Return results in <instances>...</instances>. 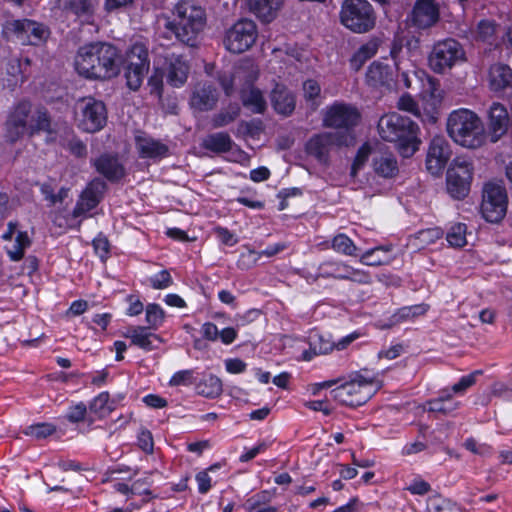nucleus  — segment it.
Here are the masks:
<instances>
[{
	"label": "nucleus",
	"instance_id": "obj_1",
	"mask_svg": "<svg viewBox=\"0 0 512 512\" xmlns=\"http://www.w3.org/2000/svg\"><path fill=\"white\" fill-rule=\"evenodd\" d=\"M121 56L111 44L96 42L81 47L75 59L80 75L93 79H110L120 72Z\"/></svg>",
	"mask_w": 512,
	"mask_h": 512
},
{
	"label": "nucleus",
	"instance_id": "obj_2",
	"mask_svg": "<svg viewBox=\"0 0 512 512\" xmlns=\"http://www.w3.org/2000/svg\"><path fill=\"white\" fill-rule=\"evenodd\" d=\"M6 138L11 143L18 141L24 135L30 136L40 131L51 133V119L46 110L32 111L28 101L18 103L10 112L5 124Z\"/></svg>",
	"mask_w": 512,
	"mask_h": 512
},
{
	"label": "nucleus",
	"instance_id": "obj_3",
	"mask_svg": "<svg viewBox=\"0 0 512 512\" xmlns=\"http://www.w3.org/2000/svg\"><path fill=\"white\" fill-rule=\"evenodd\" d=\"M380 137L397 144L403 157L412 156L418 149V126L409 117L393 112L383 115L377 125Z\"/></svg>",
	"mask_w": 512,
	"mask_h": 512
},
{
	"label": "nucleus",
	"instance_id": "obj_4",
	"mask_svg": "<svg viewBox=\"0 0 512 512\" xmlns=\"http://www.w3.org/2000/svg\"><path fill=\"white\" fill-rule=\"evenodd\" d=\"M380 388L381 382L376 375L362 369L351 372L330 393L340 404L355 407L365 404Z\"/></svg>",
	"mask_w": 512,
	"mask_h": 512
},
{
	"label": "nucleus",
	"instance_id": "obj_5",
	"mask_svg": "<svg viewBox=\"0 0 512 512\" xmlns=\"http://www.w3.org/2000/svg\"><path fill=\"white\" fill-rule=\"evenodd\" d=\"M172 14L173 20L168 22L167 28L178 40L193 46L206 23L204 8L193 0H181L174 6Z\"/></svg>",
	"mask_w": 512,
	"mask_h": 512
},
{
	"label": "nucleus",
	"instance_id": "obj_6",
	"mask_svg": "<svg viewBox=\"0 0 512 512\" xmlns=\"http://www.w3.org/2000/svg\"><path fill=\"white\" fill-rule=\"evenodd\" d=\"M447 132L457 144L473 149L482 146L486 138L482 121L468 109H458L450 113Z\"/></svg>",
	"mask_w": 512,
	"mask_h": 512
},
{
	"label": "nucleus",
	"instance_id": "obj_7",
	"mask_svg": "<svg viewBox=\"0 0 512 512\" xmlns=\"http://www.w3.org/2000/svg\"><path fill=\"white\" fill-rule=\"evenodd\" d=\"M361 115L358 109L348 103L336 101L327 106L322 112V125L333 129V134L346 136L347 145L355 142L354 129L360 121Z\"/></svg>",
	"mask_w": 512,
	"mask_h": 512
},
{
	"label": "nucleus",
	"instance_id": "obj_8",
	"mask_svg": "<svg viewBox=\"0 0 512 512\" xmlns=\"http://www.w3.org/2000/svg\"><path fill=\"white\" fill-rule=\"evenodd\" d=\"M340 21L354 33H366L376 24V15L367 0H344L340 10Z\"/></svg>",
	"mask_w": 512,
	"mask_h": 512
},
{
	"label": "nucleus",
	"instance_id": "obj_9",
	"mask_svg": "<svg viewBox=\"0 0 512 512\" xmlns=\"http://www.w3.org/2000/svg\"><path fill=\"white\" fill-rule=\"evenodd\" d=\"M78 127L88 133L100 131L107 122V110L101 100L86 97L76 104Z\"/></svg>",
	"mask_w": 512,
	"mask_h": 512
},
{
	"label": "nucleus",
	"instance_id": "obj_10",
	"mask_svg": "<svg viewBox=\"0 0 512 512\" xmlns=\"http://www.w3.org/2000/svg\"><path fill=\"white\" fill-rule=\"evenodd\" d=\"M464 61L465 51L454 39L436 43L428 58L430 68L436 73H444Z\"/></svg>",
	"mask_w": 512,
	"mask_h": 512
},
{
	"label": "nucleus",
	"instance_id": "obj_11",
	"mask_svg": "<svg viewBox=\"0 0 512 512\" xmlns=\"http://www.w3.org/2000/svg\"><path fill=\"white\" fill-rule=\"evenodd\" d=\"M257 36L255 22L249 19H240L225 31L223 45L229 52L240 54L253 46Z\"/></svg>",
	"mask_w": 512,
	"mask_h": 512
},
{
	"label": "nucleus",
	"instance_id": "obj_12",
	"mask_svg": "<svg viewBox=\"0 0 512 512\" xmlns=\"http://www.w3.org/2000/svg\"><path fill=\"white\" fill-rule=\"evenodd\" d=\"M508 197L506 190L497 184L488 183L483 188L481 213L491 223H498L506 215Z\"/></svg>",
	"mask_w": 512,
	"mask_h": 512
},
{
	"label": "nucleus",
	"instance_id": "obj_13",
	"mask_svg": "<svg viewBox=\"0 0 512 512\" xmlns=\"http://www.w3.org/2000/svg\"><path fill=\"white\" fill-rule=\"evenodd\" d=\"M472 164L464 157L453 160L447 171V190L455 199L464 198L470 190L472 180Z\"/></svg>",
	"mask_w": 512,
	"mask_h": 512
},
{
	"label": "nucleus",
	"instance_id": "obj_14",
	"mask_svg": "<svg viewBox=\"0 0 512 512\" xmlns=\"http://www.w3.org/2000/svg\"><path fill=\"white\" fill-rule=\"evenodd\" d=\"M259 75L257 65L251 60L241 61L231 74L219 76V83L227 96H231L235 88L254 87L253 83Z\"/></svg>",
	"mask_w": 512,
	"mask_h": 512
},
{
	"label": "nucleus",
	"instance_id": "obj_15",
	"mask_svg": "<svg viewBox=\"0 0 512 512\" xmlns=\"http://www.w3.org/2000/svg\"><path fill=\"white\" fill-rule=\"evenodd\" d=\"M4 29L22 44L37 45L48 36V30L43 24L29 19L7 21Z\"/></svg>",
	"mask_w": 512,
	"mask_h": 512
},
{
	"label": "nucleus",
	"instance_id": "obj_16",
	"mask_svg": "<svg viewBox=\"0 0 512 512\" xmlns=\"http://www.w3.org/2000/svg\"><path fill=\"white\" fill-rule=\"evenodd\" d=\"M347 135L340 136L332 132H322L313 135L306 144V151L320 163H327L332 146H348Z\"/></svg>",
	"mask_w": 512,
	"mask_h": 512
},
{
	"label": "nucleus",
	"instance_id": "obj_17",
	"mask_svg": "<svg viewBox=\"0 0 512 512\" xmlns=\"http://www.w3.org/2000/svg\"><path fill=\"white\" fill-rule=\"evenodd\" d=\"M451 157L449 143L442 137H434L429 145L426 168L432 175H440Z\"/></svg>",
	"mask_w": 512,
	"mask_h": 512
},
{
	"label": "nucleus",
	"instance_id": "obj_18",
	"mask_svg": "<svg viewBox=\"0 0 512 512\" xmlns=\"http://www.w3.org/2000/svg\"><path fill=\"white\" fill-rule=\"evenodd\" d=\"M106 184L104 181L95 179L88 184L81 193L79 200L72 212L74 218L84 216L94 209L102 199Z\"/></svg>",
	"mask_w": 512,
	"mask_h": 512
},
{
	"label": "nucleus",
	"instance_id": "obj_19",
	"mask_svg": "<svg viewBox=\"0 0 512 512\" xmlns=\"http://www.w3.org/2000/svg\"><path fill=\"white\" fill-rule=\"evenodd\" d=\"M218 97V91L212 83L199 82L192 90L189 103L194 110L206 112L216 107Z\"/></svg>",
	"mask_w": 512,
	"mask_h": 512
},
{
	"label": "nucleus",
	"instance_id": "obj_20",
	"mask_svg": "<svg viewBox=\"0 0 512 512\" xmlns=\"http://www.w3.org/2000/svg\"><path fill=\"white\" fill-rule=\"evenodd\" d=\"M439 20L438 7L434 0H416L411 14L412 25L427 29Z\"/></svg>",
	"mask_w": 512,
	"mask_h": 512
},
{
	"label": "nucleus",
	"instance_id": "obj_21",
	"mask_svg": "<svg viewBox=\"0 0 512 512\" xmlns=\"http://www.w3.org/2000/svg\"><path fill=\"white\" fill-rule=\"evenodd\" d=\"M189 65L181 55L171 54L166 57L165 77L173 87L182 86L188 78Z\"/></svg>",
	"mask_w": 512,
	"mask_h": 512
},
{
	"label": "nucleus",
	"instance_id": "obj_22",
	"mask_svg": "<svg viewBox=\"0 0 512 512\" xmlns=\"http://www.w3.org/2000/svg\"><path fill=\"white\" fill-rule=\"evenodd\" d=\"M490 89L512 97V69L505 64H494L489 70Z\"/></svg>",
	"mask_w": 512,
	"mask_h": 512
},
{
	"label": "nucleus",
	"instance_id": "obj_23",
	"mask_svg": "<svg viewBox=\"0 0 512 512\" xmlns=\"http://www.w3.org/2000/svg\"><path fill=\"white\" fill-rule=\"evenodd\" d=\"M366 82L369 86L374 88L385 87L390 89L394 83L393 72L388 65L374 61L368 67Z\"/></svg>",
	"mask_w": 512,
	"mask_h": 512
},
{
	"label": "nucleus",
	"instance_id": "obj_24",
	"mask_svg": "<svg viewBox=\"0 0 512 512\" xmlns=\"http://www.w3.org/2000/svg\"><path fill=\"white\" fill-rule=\"evenodd\" d=\"M135 146L141 158H162L168 153L165 144L143 133L136 135Z\"/></svg>",
	"mask_w": 512,
	"mask_h": 512
},
{
	"label": "nucleus",
	"instance_id": "obj_25",
	"mask_svg": "<svg viewBox=\"0 0 512 512\" xmlns=\"http://www.w3.org/2000/svg\"><path fill=\"white\" fill-rule=\"evenodd\" d=\"M284 0H247L249 10L262 22L270 23L283 7Z\"/></svg>",
	"mask_w": 512,
	"mask_h": 512
},
{
	"label": "nucleus",
	"instance_id": "obj_26",
	"mask_svg": "<svg viewBox=\"0 0 512 512\" xmlns=\"http://www.w3.org/2000/svg\"><path fill=\"white\" fill-rule=\"evenodd\" d=\"M96 171L107 178L109 181H117L124 176V167L119 162L117 156L111 154H102L93 161Z\"/></svg>",
	"mask_w": 512,
	"mask_h": 512
},
{
	"label": "nucleus",
	"instance_id": "obj_27",
	"mask_svg": "<svg viewBox=\"0 0 512 512\" xmlns=\"http://www.w3.org/2000/svg\"><path fill=\"white\" fill-rule=\"evenodd\" d=\"M271 102L275 111L284 116L290 115L295 109V98L283 85H276L272 90Z\"/></svg>",
	"mask_w": 512,
	"mask_h": 512
},
{
	"label": "nucleus",
	"instance_id": "obj_28",
	"mask_svg": "<svg viewBox=\"0 0 512 512\" xmlns=\"http://www.w3.org/2000/svg\"><path fill=\"white\" fill-rule=\"evenodd\" d=\"M150 328L144 326H136L130 328L125 334V337L130 338L133 345L141 349L151 351L157 346L155 342L160 343V337L149 331Z\"/></svg>",
	"mask_w": 512,
	"mask_h": 512
},
{
	"label": "nucleus",
	"instance_id": "obj_29",
	"mask_svg": "<svg viewBox=\"0 0 512 512\" xmlns=\"http://www.w3.org/2000/svg\"><path fill=\"white\" fill-rule=\"evenodd\" d=\"M309 349L305 350L302 354L304 361H310L314 356L326 355L333 351L335 342L329 337H325L319 333H312L309 335Z\"/></svg>",
	"mask_w": 512,
	"mask_h": 512
},
{
	"label": "nucleus",
	"instance_id": "obj_30",
	"mask_svg": "<svg viewBox=\"0 0 512 512\" xmlns=\"http://www.w3.org/2000/svg\"><path fill=\"white\" fill-rule=\"evenodd\" d=\"M240 98L244 107L253 113L262 114L266 110L267 103L262 92L256 87L241 88Z\"/></svg>",
	"mask_w": 512,
	"mask_h": 512
},
{
	"label": "nucleus",
	"instance_id": "obj_31",
	"mask_svg": "<svg viewBox=\"0 0 512 512\" xmlns=\"http://www.w3.org/2000/svg\"><path fill=\"white\" fill-rule=\"evenodd\" d=\"M375 173L383 178H392L398 173V163L391 153H381L373 158Z\"/></svg>",
	"mask_w": 512,
	"mask_h": 512
},
{
	"label": "nucleus",
	"instance_id": "obj_32",
	"mask_svg": "<svg viewBox=\"0 0 512 512\" xmlns=\"http://www.w3.org/2000/svg\"><path fill=\"white\" fill-rule=\"evenodd\" d=\"M509 123L508 112L504 105L493 103L489 109V125L493 133L497 136L502 135Z\"/></svg>",
	"mask_w": 512,
	"mask_h": 512
},
{
	"label": "nucleus",
	"instance_id": "obj_33",
	"mask_svg": "<svg viewBox=\"0 0 512 512\" xmlns=\"http://www.w3.org/2000/svg\"><path fill=\"white\" fill-rule=\"evenodd\" d=\"M233 140L230 135L225 132H218L206 136L202 146L214 153H225L232 149Z\"/></svg>",
	"mask_w": 512,
	"mask_h": 512
},
{
	"label": "nucleus",
	"instance_id": "obj_34",
	"mask_svg": "<svg viewBox=\"0 0 512 512\" xmlns=\"http://www.w3.org/2000/svg\"><path fill=\"white\" fill-rule=\"evenodd\" d=\"M326 266H334L333 271L325 272L324 275L326 276L333 277L335 279L367 282L368 276L366 274L344 263H328Z\"/></svg>",
	"mask_w": 512,
	"mask_h": 512
},
{
	"label": "nucleus",
	"instance_id": "obj_35",
	"mask_svg": "<svg viewBox=\"0 0 512 512\" xmlns=\"http://www.w3.org/2000/svg\"><path fill=\"white\" fill-rule=\"evenodd\" d=\"M31 239L26 231H20L14 236V242L11 246H6V252L12 261H20L25 254V250L30 247Z\"/></svg>",
	"mask_w": 512,
	"mask_h": 512
},
{
	"label": "nucleus",
	"instance_id": "obj_36",
	"mask_svg": "<svg viewBox=\"0 0 512 512\" xmlns=\"http://www.w3.org/2000/svg\"><path fill=\"white\" fill-rule=\"evenodd\" d=\"M59 6L62 10L78 17H88L93 12L91 0H59Z\"/></svg>",
	"mask_w": 512,
	"mask_h": 512
},
{
	"label": "nucleus",
	"instance_id": "obj_37",
	"mask_svg": "<svg viewBox=\"0 0 512 512\" xmlns=\"http://www.w3.org/2000/svg\"><path fill=\"white\" fill-rule=\"evenodd\" d=\"M379 48V41L377 39H372L362 45L358 51L351 58V66L358 70L363 65L365 61L373 57Z\"/></svg>",
	"mask_w": 512,
	"mask_h": 512
},
{
	"label": "nucleus",
	"instance_id": "obj_38",
	"mask_svg": "<svg viewBox=\"0 0 512 512\" xmlns=\"http://www.w3.org/2000/svg\"><path fill=\"white\" fill-rule=\"evenodd\" d=\"M498 25L494 20L483 19L478 22L474 36L476 40L493 44L496 40Z\"/></svg>",
	"mask_w": 512,
	"mask_h": 512
},
{
	"label": "nucleus",
	"instance_id": "obj_39",
	"mask_svg": "<svg viewBox=\"0 0 512 512\" xmlns=\"http://www.w3.org/2000/svg\"><path fill=\"white\" fill-rule=\"evenodd\" d=\"M148 50L142 43L132 45L127 53V66L133 67H149Z\"/></svg>",
	"mask_w": 512,
	"mask_h": 512
},
{
	"label": "nucleus",
	"instance_id": "obj_40",
	"mask_svg": "<svg viewBox=\"0 0 512 512\" xmlns=\"http://www.w3.org/2000/svg\"><path fill=\"white\" fill-rule=\"evenodd\" d=\"M197 392L205 397H216L222 392V382L215 375H208L196 386Z\"/></svg>",
	"mask_w": 512,
	"mask_h": 512
},
{
	"label": "nucleus",
	"instance_id": "obj_41",
	"mask_svg": "<svg viewBox=\"0 0 512 512\" xmlns=\"http://www.w3.org/2000/svg\"><path fill=\"white\" fill-rule=\"evenodd\" d=\"M240 106L237 103L229 104L225 109H222L212 118L214 127H224L233 122L240 115Z\"/></svg>",
	"mask_w": 512,
	"mask_h": 512
},
{
	"label": "nucleus",
	"instance_id": "obj_42",
	"mask_svg": "<svg viewBox=\"0 0 512 512\" xmlns=\"http://www.w3.org/2000/svg\"><path fill=\"white\" fill-rule=\"evenodd\" d=\"M320 92L317 81L309 79L303 83V95L311 111H315L321 104Z\"/></svg>",
	"mask_w": 512,
	"mask_h": 512
},
{
	"label": "nucleus",
	"instance_id": "obj_43",
	"mask_svg": "<svg viewBox=\"0 0 512 512\" xmlns=\"http://www.w3.org/2000/svg\"><path fill=\"white\" fill-rule=\"evenodd\" d=\"M89 409L92 413L102 418L109 415L114 410V403L110 402L108 392H102L93 399Z\"/></svg>",
	"mask_w": 512,
	"mask_h": 512
},
{
	"label": "nucleus",
	"instance_id": "obj_44",
	"mask_svg": "<svg viewBox=\"0 0 512 512\" xmlns=\"http://www.w3.org/2000/svg\"><path fill=\"white\" fill-rule=\"evenodd\" d=\"M331 248L340 254L356 256L357 247L354 242L345 234L336 235L331 242Z\"/></svg>",
	"mask_w": 512,
	"mask_h": 512
},
{
	"label": "nucleus",
	"instance_id": "obj_45",
	"mask_svg": "<svg viewBox=\"0 0 512 512\" xmlns=\"http://www.w3.org/2000/svg\"><path fill=\"white\" fill-rule=\"evenodd\" d=\"M149 70V67H131V66H127L126 68V71H125V77H126V80H127V85L130 89L132 90H137L142 82H143V79L145 77V75L147 74Z\"/></svg>",
	"mask_w": 512,
	"mask_h": 512
},
{
	"label": "nucleus",
	"instance_id": "obj_46",
	"mask_svg": "<svg viewBox=\"0 0 512 512\" xmlns=\"http://www.w3.org/2000/svg\"><path fill=\"white\" fill-rule=\"evenodd\" d=\"M165 318V312L163 309L155 303L148 304L146 306V322L148 328L158 329L161 326Z\"/></svg>",
	"mask_w": 512,
	"mask_h": 512
},
{
	"label": "nucleus",
	"instance_id": "obj_47",
	"mask_svg": "<svg viewBox=\"0 0 512 512\" xmlns=\"http://www.w3.org/2000/svg\"><path fill=\"white\" fill-rule=\"evenodd\" d=\"M446 239L453 247H463L466 244V225L462 223L453 225L449 229Z\"/></svg>",
	"mask_w": 512,
	"mask_h": 512
},
{
	"label": "nucleus",
	"instance_id": "obj_48",
	"mask_svg": "<svg viewBox=\"0 0 512 512\" xmlns=\"http://www.w3.org/2000/svg\"><path fill=\"white\" fill-rule=\"evenodd\" d=\"M56 431L54 425L49 423H38L27 427L24 433L36 439H43L52 435Z\"/></svg>",
	"mask_w": 512,
	"mask_h": 512
},
{
	"label": "nucleus",
	"instance_id": "obj_49",
	"mask_svg": "<svg viewBox=\"0 0 512 512\" xmlns=\"http://www.w3.org/2000/svg\"><path fill=\"white\" fill-rule=\"evenodd\" d=\"M371 154V146L364 143L357 151L354 161L351 166V176L355 177L358 171L365 165Z\"/></svg>",
	"mask_w": 512,
	"mask_h": 512
},
{
	"label": "nucleus",
	"instance_id": "obj_50",
	"mask_svg": "<svg viewBox=\"0 0 512 512\" xmlns=\"http://www.w3.org/2000/svg\"><path fill=\"white\" fill-rule=\"evenodd\" d=\"M433 512H462L461 508L447 499L434 497L430 499Z\"/></svg>",
	"mask_w": 512,
	"mask_h": 512
},
{
	"label": "nucleus",
	"instance_id": "obj_51",
	"mask_svg": "<svg viewBox=\"0 0 512 512\" xmlns=\"http://www.w3.org/2000/svg\"><path fill=\"white\" fill-rule=\"evenodd\" d=\"M428 405L429 411L448 415L458 408L459 403H447L442 401V399L435 398L430 400Z\"/></svg>",
	"mask_w": 512,
	"mask_h": 512
},
{
	"label": "nucleus",
	"instance_id": "obj_52",
	"mask_svg": "<svg viewBox=\"0 0 512 512\" xmlns=\"http://www.w3.org/2000/svg\"><path fill=\"white\" fill-rule=\"evenodd\" d=\"M41 192L51 205H55L57 203H62L64 199L67 198L69 189L63 187L55 194L50 186L43 185Z\"/></svg>",
	"mask_w": 512,
	"mask_h": 512
},
{
	"label": "nucleus",
	"instance_id": "obj_53",
	"mask_svg": "<svg viewBox=\"0 0 512 512\" xmlns=\"http://www.w3.org/2000/svg\"><path fill=\"white\" fill-rule=\"evenodd\" d=\"M219 468V465L214 464L207 470L201 471L196 475V481L198 483V491L201 494H206L211 488V477L208 475V471H214Z\"/></svg>",
	"mask_w": 512,
	"mask_h": 512
},
{
	"label": "nucleus",
	"instance_id": "obj_54",
	"mask_svg": "<svg viewBox=\"0 0 512 512\" xmlns=\"http://www.w3.org/2000/svg\"><path fill=\"white\" fill-rule=\"evenodd\" d=\"M379 251L387 252L388 250L383 247L370 249L361 255L360 262L368 266H378L386 263L385 260L374 256Z\"/></svg>",
	"mask_w": 512,
	"mask_h": 512
},
{
	"label": "nucleus",
	"instance_id": "obj_55",
	"mask_svg": "<svg viewBox=\"0 0 512 512\" xmlns=\"http://www.w3.org/2000/svg\"><path fill=\"white\" fill-rule=\"evenodd\" d=\"M150 284L154 289H165L172 284V278L167 270H162L150 278Z\"/></svg>",
	"mask_w": 512,
	"mask_h": 512
},
{
	"label": "nucleus",
	"instance_id": "obj_56",
	"mask_svg": "<svg viewBox=\"0 0 512 512\" xmlns=\"http://www.w3.org/2000/svg\"><path fill=\"white\" fill-rule=\"evenodd\" d=\"M193 383V371L182 370L176 372L170 379L169 384L171 386L190 385Z\"/></svg>",
	"mask_w": 512,
	"mask_h": 512
},
{
	"label": "nucleus",
	"instance_id": "obj_57",
	"mask_svg": "<svg viewBox=\"0 0 512 512\" xmlns=\"http://www.w3.org/2000/svg\"><path fill=\"white\" fill-rule=\"evenodd\" d=\"M443 235V232L439 228H429L426 230H422L418 232L417 238L426 245L434 243L436 240L440 239Z\"/></svg>",
	"mask_w": 512,
	"mask_h": 512
},
{
	"label": "nucleus",
	"instance_id": "obj_58",
	"mask_svg": "<svg viewBox=\"0 0 512 512\" xmlns=\"http://www.w3.org/2000/svg\"><path fill=\"white\" fill-rule=\"evenodd\" d=\"M479 373V371H475L469 375L463 376L459 382L452 386V392L455 394L465 392L469 387L475 384L476 375Z\"/></svg>",
	"mask_w": 512,
	"mask_h": 512
},
{
	"label": "nucleus",
	"instance_id": "obj_59",
	"mask_svg": "<svg viewBox=\"0 0 512 512\" xmlns=\"http://www.w3.org/2000/svg\"><path fill=\"white\" fill-rule=\"evenodd\" d=\"M87 413V407L84 403L80 402L72 406L67 414V419L72 423L81 422L84 420Z\"/></svg>",
	"mask_w": 512,
	"mask_h": 512
},
{
	"label": "nucleus",
	"instance_id": "obj_60",
	"mask_svg": "<svg viewBox=\"0 0 512 512\" xmlns=\"http://www.w3.org/2000/svg\"><path fill=\"white\" fill-rule=\"evenodd\" d=\"M274 494L270 491H262L249 500H247V508L256 507L260 505H267L271 502Z\"/></svg>",
	"mask_w": 512,
	"mask_h": 512
},
{
	"label": "nucleus",
	"instance_id": "obj_61",
	"mask_svg": "<svg viewBox=\"0 0 512 512\" xmlns=\"http://www.w3.org/2000/svg\"><path fill=\"white\" fill-rule=\"evenodd\" d=\"M67 149L76 157L85 158L87 156L86 145L78 138L69 140L67 143Z\"/></svg>",
	"mask_w": 512,
	"mask_h": 512
},
{
	"label": "nucleus",
	"instance_id": "obj_62",
	"mask_svg": "<svg viewBox=\"0 0 512 512\" xmlns=\"http://www.w3.org/2000/svg\"><path fill=\"white\" fill-rule=\"evenodd\" d=\"M214 233L216 237L225 245L233 246L237 243V239L234 234L231 233L227 228L224 227H216L214 228Z\"/></svg>",
	"mask_w": 512,
	"mask_h": 512
},
{
	"label": "nucleus",
	"instance_id": "obj_63",
	"mask_svg": "<svg viewBox=\"0 0 512 512\" xmlns=\"http://www.w3.org/2000/svg\"><path fill=\"white\" fill-rule=\"evenodd\" d=\"M93 246L95 252L99 255V257L103 260L107 257L109 253V241L106 237L99 235L93 241Z\"/></svg>",
	"mask_w": 512,
	"mask_h": 512
},
{
	"label": "nucleus",
	"instance_id": "obj_64",
	"mask_svg": "<svg viewBox=\"0 0 512 512\" xmlns=\"http://www.w3.org/2000/svg\"><path fill=\"white\" fill-rule=\"evenodd\" d=\"M138 442H139L140 448L143 451H145L147 453H152L154 443H153V438H152V434L150 433V431L142 430L138 436Z\"/></svg>",
	"mask_w": 512,
	"mask_h": 512
}]
</instances>
